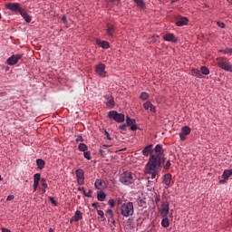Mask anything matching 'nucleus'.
I'll return each mask as SVG.
<instances>
[{"label":"nucleus","mask_w":232,"mask_h":232,"mask_svg":"<svg viewBox=\"0 0 232 232\" xmlns=\"http://www.w3.org/2000/svg\"><path fill=\"white\" fill-rule=\"evenodd\" d=\"M156 154H151L148 163L145 166L146 175H150V179H156L157 175L160 173L162 169V164L166 160L164 157V150H162V145L158 144L154 148Z\"/></svg>","instance_id":"obj_1"},{"label":"nucleus","mask_w":232,"mask_h":232,"mask_svg":"<svg viewBox=\"0 0 232 232\" xmlns=\"http://www.w3.org/2000/svg\"><path fill=\"white\" fill-rule=\"evenodd\" d=\"M120 211L121 215L125 218H128L129 217H133V213H135L133 202L129 201L121 204Z\"/></svg>","instance_id":"obj_2"},{"label":"nucleus","mask_w":232,"mask_h":232,"mask_svg":"<svg viewBox=\"0 0 232 232\" xmlns=\"http://www.w3.org/2000/svg\"><path fill=\"white\" fill-rule=\"evenodd\" d=\"M133 173L125 171L120 177V182L124 184L125 186H130V184H133Z\"/></svg>","instance_id":"obj_3"},{"label":"nucleus","mask_w":232,"mask_h":232,"mask_svg":"<svg viewBox=\"0 0 232 232\" xmlns=\"http://www.w3.org/2000/svg\"><path fill=\"white\" fill-rule=\"evenodd\" d=\"M5 8L13 12L14 15H19L23 12V7L19 3H7L5 4Z\"/></svg>","instance_id":"obj_4"},{"label":"nucleus","mask_w":232,"mask_h":232,"mask_svg":"<svg viewBox=\"0 0 232 232\" xmlns=\"http://www.w3.org/2000/svg\"><path fill=\"white\" fill-rule=\"evenodd\" d=\"M108 118L112 119L116 122H124V114L119 113L116 111H111L108 112Z\"/></svg>","instance_id":"obj_5"},{"label":"nucleus","mask_w":232,"mask_h":232,"mask_svg":"<svg viewBox=\"0 0 232 232\" xmlns=\"http://www.w3.org/2000/svg\"><path fill=\"white\" fill-rule=\"evenodd\" d=\"M161 217H168L169 213V203L166 200L161 202V208L160 209Z\"/></svg>","instance_id":"obj_6"},{"label":"nucleus","mask_w":232,"mask_h":232,"mask_svg":"<svg viewBox=\"0 0 232 232\" xmlns=\"http://www.w3.org/2000/svg\"><path fill=\"white\" fill-rule=\"evenodd\" d=\"M22 58L23 54H14L7 59V64H9V66H14V64H17Z\"/></svg>","instance_id":"obj_7"},{"label":"nucleus","mask_w":232,"mask_h":232,"mask_svg":"<svg viewBox=\"0 0 232 232\" xmlns=\"http://www.w3.org/2000/svg\"><path fill=\"white\" fill-rule=\"evenodd\" d=\"M218 66L221 68L222 70H225V72H230L232 73V64L231 63L220 61L218 63Z\"/></svg>","instance_id":"obj_8"},{"label":"nucleus","mask_w":232,"mask_h":232,"mask_svg":"<svg viewBox=\"0 0 232 232\" xmlns=\"http://www.w3.org/2000/svg\"><path fill=\"white\" fill-rule=\"evenodd\" d=\"M77 184L82 186L84 184V170L78 169L76 170Z\"/></svg>","instance_id":"obj_9"},{"label":"nucleus","mask_w":232,"mask_h":232,"mask_svg":"<svg viewBox=\"0 0 232 232\" xmlns=\"http://www.w3.org/2000/svg\"><path fill=\"white\" fill-rule=\"evenodd\" d=\"M162 180L163 184H165V186H167L168 188H169V186H173V176L171 175V173H167L163 175Z\"/></svg>","instance_id":"obj_10"},{"label":"nucleus","mask_w":232,"mask_h":232,"mask_svg":"<svg viewBox=\"0 0 232 232\" xmlns=\"http://www.w3.org/2000/svg\"><path fill=\"white\" fill-rule=\"evenodd\" d=\"M95 72L101 77H106V65L104 63H99L96 65Z\"/></svg>","instance_id":"obj_11"},{"label":"nucleus","mask_w":232,"mask_h":232,"mask_svg":"<svg viewBox=\"0 0 232 232\" xmlns=\"http://www.w3.org/2000/svg\"><path fill=\"white\" fill-rule=\"evenodd\" d=\"M104 99L106 101L105 104L107 108H111V109L115 108V101L113 100V96L107 94L104 96Z\"/></svg>","instance_id":"obj_12"},{"label":"nucleus","mask_w":232,"mask_h":232,"mask_svg":"<svg viewBox=\"0 0 232 232\" xmlns=\"http://www.w3.org/2000/svg\"><path fill=\"white\" fill-rule=\"evenodd\" d=\"M164 41H167L169 43H178L179 39L175 37V34H167L163 36Z\"/></svg>","instance_id":"obj_13"},{"label":"nucleus","mask_w":232,"mask_h":232,"mask_svg":"<svg viewBox=\"0 0 232 232\" xmlns=\"http://www.w3.org/2000/svg\"><path fill=\"white\" fill-rule=\"evenodd\" d=\"M188 23H189V19L188 17L181 16L176 21V24L178 26H187Z\"/></svg>","instance_id":"obj_14"},{"label":"nucleus","mask_w":232,"mask_h":232,"mask_svg":"<svg viewBox=\"0 0 232 232\" xmlns=\"http://www.w3.org/2000/svg\"><path fill=\"white\" fill-rule=\"evenodd\" d=\"M79 220H82V213L81 210H76L74 216L71 218V224L72 222H79Z\"/></svg>","instance_id":"obj_15"},{"label":"nucleus","mask_w":232,"mask_h":232,"mask_svg":"<svg viewBox=\"0 0 232 232\" xmlns=\"http://www.w3.org/2000/svg\"><path fill=\"white\" fill-rule=\"evenodd\" d=\"M144 110L148 111L150 110V111H152V113H155L157 111V108H155V106H153V103H151V102H146L143 104Z\"/></svg>","instance_id":"obj_16"},{"label":"nucleus","mask_w":232,"mask_h":232,"mask_svg":"<svg viewBox=\"0 0 232 232\" xmlns=\"http://www.w3.org/2000/svg\"><path fill=\"white\" fill-rule=\"evenodd\" d=\"M141 153L144 155V157H148L150 153H153V144H149L147 147H145Z\"/></svg>","instance_id":"obj_17"},{"label":"nucleus","mask_w":232,"mask_h":232,"mask_svg":"<svg viewBox=\"0 0 232 232\" xmlns=\"http://www.w3.org/2000/svg\"><path fill=\"white\" fill-rule=\"evenodd\" d=\"M94 186L96 189H104L106 188V181L102 179H96Z\"/></svg>","instance_id":"obj_18"},{"label":"nucleus","mask_w":232,"mask_h":232,"mask_svg":"<svg viewBox=\"0 0 232 232\" xmlns=\"http://www.w3.org/2000/svg\"><path fill=\"white\" fill-rule=\"evenodd\" d=\"M20 15H22L25 23H32V16H30V14H28V13L24 9L20 12Z\"/></svg>","instance_id":"obj_19"},{"label":"nucleus","mask_w":232,"mask_h":232,"mask_svg":"<svg viewBox=\"0 0 232 232\" xmlns=\"http://www.w3.org/2000/svg\"><path fill=\"white\" fill-rule=\"evenodd\" d=\"M36 166L38 169H44V166H46V162L43 159L36 160Z\"/></svg>","instance_id":"obj_20"},{"label":"nucleus","mask_w":232,"mask_h":232,"mask_svg":"<svg viewBox=\"0 0 232 232\" xmlns=\"http://www.w3.org/2000/svg\"><path fill=\"white\" fill-rule=\"evenodd\" d=\"M232 175V169H225L222 174V179H225V180H229V177Z\"/></svg>","instance_id":"obj_21"},{"label":"nucleus","mask_w":232,"mask_h":232,"mask_svg":"<svg viewBox=\"0 0 232 232\" xmlns=\"http://www.w3.org/2000/svg\"><path fill=\"white\" fill-rule=\"evenodd\" d=\"M98 46H101V48H103V50H108L110 48V43L106 41L97 42Z\"/></svg>","instance_id":"obj_22"},{"label":"nucleus","mask_w":232,"mask_h":232,"mask_svg":"<svg viewBox=\"0 0 232 232\" xmlns=\"http://www.w3.org/2000/svg\"><path fill=\"white\" fill-rule=\"evenodd\" d=\"M191 75L193 77H198V79L202 78V72L198 69H192Z\"/></svg>","instance_id":"obj_23"},{"label":"nucleus","mask_w":232,"mask_h":232,"mask_svg":"<svg viewBox=\"0 0 232 232\" xmlns=\"http://www.w3.org/2000/svg\"><path fill=\"white\" fill-rule=\"evenodd\" d=\"M113 32H114L113 25L107 24V34L109 35V37H113Z\"/></svg>","instance_id":"obj_24"},{"label":"nucleus","mask_w":232,"mask_h":232,"mask_svg":"<svg viewBox=\"0 0 232 232\" xmlns=\"http://www.w3.org/2000/svg\"><path fill=\"white\" fill-rule=\"evenodd\" d=\"M161 226L163 227H169V219H168V217H163V219L161 220Z\"/></svg>","instance_id":"obj_25"},{"label":"nucleus","mask_w":232,"mask_h":232,"mask_svg":"<svg viewBox=\"0 0 232 232\" xmlns=\"http://www.w3.org/2000/svg\"><path fill=\"white\" fill-rule=\"evenodd\" d=\"M78 150H79V151H83V152L88 151V145L85 143H80L78 145Z\"/></svg>","instance_id":"obj_26"},{"label":"nucleus","mask_w":232,"mask_h":232,"mask_svg":"<svg viewBox=\"0 0 232 232\" xmlns=\"http://www.w3.org/2000/svg\"><path fill=\"white\" fill-rule=\"evenodd\" d=\"M181 133H183V135H189V133H191V129L188 126H184L181 129Z\"/></svg>","instance_id":"obj_27"},{"label":"nucleus","mask_w":232,"mask_h":232,"mask_svg":"<svg viewBox=\"0 0 232 232\" xmlns=\"http://www.w3.org/2000/svg\"><path fill=\"white\" fill-rule=\"evenodd\" d=\"M97 198L100 202H104L105 198H106V194L104 192H99Z\"/></svg>","instance_id":"obj_28"},{"label":"nucleus","mask_w":232,"mask_h":232,"mask_svg":"<svg viewBox=\"0 0 232 232\" xmlns=\"http://www.w3.org/2000/svg\"><path fill=\"white\" fill-rule=\"evenodd\" d=\"M200 70L203 75H209V69L208 67L201 66Z\"/></svg>","instance_id":"obj_29"},{"label":"nucleus","mask_w":232,"mask_h":232,"mask_svg":"<svg viewBox=\"0 0 232 232\" xmlns=\"http://www.w3.org/2000/svg\"><path fill=\"white\" fill-rule=\"evenodd\" d=\"M84 159H87V160H92V152L90 150H85L83 152Z\"/></svg>","instance_id":"obj_30"},{"label":"nucleus","mask_w":232,"mask_h":232,"mask_svg":"<svg viewBox=\"0 0 232 232\" xmlns=\"http://www.w3.org/2000/svg\"><path fill=\"white\" fill-rule=\"evenodd\" d=\"M150 97V94H148V92H141L140 99H141V101H148Z\"/></svg>","instance_id":"obj_31"},{"label":"nucleus","mask_w":232,"mask_h":232,"mask_svg":"<svg viewBox=\"0 0 232 232\" xmlns=\"http://www.w3.org/2000/svg\"><path fill=\"white\" fill-rule=\"evenodd\" d=\"M134 2L138 6H140V8H144V6H146L143 0H134Z\"/></svg>","instance_id":"obj_32"},{"label":"nucleus","mask_w":232,"mask_h":232,"mask_svg":"<svg viewBox=\"0 0 232 232\" xmlns=\"http://www.w3.org/2000/svg\"><path fill=\"white\" fill-rule=\"evenodd\" d=\"M98 215H99V217H101V221H102V222H105L106 217H104V211H102V210H98Z\"/></svg>","instance_id":"obj_33"},{"label":"nucleus","mask_w":232,"mask_h":232,"mask_svg":"<svg viewBox=\"0 0 232 232\" xmlns=\"http://www.w3.org/2000/svg\"><path fill=\"white\" fill-rule=\"evenodd\" d=\"M39 180H41V174L40 173H36L34 175V182H39Z\"/></svg>","instance_id":"obj_34"},{"label":"nucleus","mask_w":232,"mask_h":232,"mask_svg":"<svg viewBox=\"0 0 232 232\" xmlns=\"http://www.w3.org/2000/svg\"><path fill=\"white\" fill-rule=\"evenodd\" d=\"M126 122L128 126H131L135 122V120H132L130 117H127Z\"/></svg>","instance_id":"obj_35"},{"label":"nucleus","mask_w":232,"mask_h":232,"mask_svg":"<svg viewBox=\"0 0 232 232\" xmlns=\"http://www.w3.org/2000/svg\"><path fill=\"white\" fill-rule=\"evenodd\" d=\"M169 168H171V161L169 160L163 165V169H168Z\"/></svg>","instance_id":"obj_36"},{"label":"nucleus","mask_w":232,"mask_h":232,"mask_svg":"<svg viewBox=\"0 0 232 232\" xmlns=\"http://www.w3.org/2000/svg\"><path fill=\"white\" fill-rule=\"evenodd\" d=\"M41 186L44 189H46L48 188V184L46 183V180H44V179H42V180H41Z\"/></svg>","instance_id":"obj_37"},{"label":"nucleus","mask_w":232,"mask_h":232,"mask_svg":"<svg viewBox=\"0 0 232 232\" xmlns=\"http://www.w3.org/2000/svg\"><path fill=\"white\" fill-rule=\"evenodd\" d=\"M51 204H53V206H59V203H57V201H55V199L52 197H48Z\"/></svg>","instance_id":"obj_38"},{"label":"nucleus","mask_w":232,"mask_h":232,"mask_svg":"<svg viewBox=\"0 0 232 232\" xmlns=\"http://www.w3.org/2000/svg\"><path fill=\"white\" fill-rule=\"evenodd\" d=\"M223 53H227L228 55H231L232 53V49L231 48H227L221 51Z\"/></svg>","instance_id":"obj_39"},{"label":"nucleus","mask_w":232,"mask_h":232,"mask_svg":"<svg viewBox=\"0 0 232 232\" xmlns=\"http://www.w3.org/2000/svg\"><path fill=\"white\" fill-rule=\"evenodd\" d=\"M92 190H89L88 193H86V190H83L84 197H88L89 198H92Z\"/></svg>","instance_id":"obj_40"},{"label":"nucleus","mask_w":232,"mask_h":232,"mask_svg":"<svg viewBox=\"0 0 232 232\" xmlns=\"http://www.w3.org/2000/svg\"><path fill=\"white\" fill-rule=\"evenodd\" d=\"M108 204H109V206H111V208H115V200L114 199H110Z\"/></svg>","instance_id":"obj_41"},{"label":"nucleus","mask_w":232,"mask_h":232,"mask_svg":"<svg viewBox=\"0 0 232 232\" xmlns=\"http://www.w3.org/2000/svg\"><path fill=\"white\" fill-rule=\"evenodd\" d=\"M37 188H39V182L34 181V191H37Z\"/></svg>","instance_id":"obj_42"},{"label":"nucleus","mask_w":232,"mask_h":232,"mask_svg":"<svg viewBox=\"0 0 232 232\" xmlns=\"http://www.w3.org/2000/svg\"><path fill=\"white\" fill-rule=\"evenodd\" d=\"M217 24H218V26H219V28H226V24H224L222 22H218Z\"/></svg>","instance_id":"obj_43"},{"label":"nucleus","mask_w":232,"mask_h":232,"mask_svg":"<svg viewBox=\"0 0 232 232\" xmlns=\"http://www.w3.org/2000/svg\"><path fill=\"white\" fill-rule=\"evenodd\" d=\"M14 198H15V197H14V195H9V196L6 198V201H7V202H10V201L14 200Z\"/></svg>","instance_id":"obj_44"},{"label":"nucleus","mask_w":232,"mask_h":232,"mask_svg":"<svg viewBox=\"0 0 232 232\" xmlns=\"http://www.w3.org/2000/svg\"><path fill=\"white\" fill-rule=\"evenodd\" d=\"M76 142H84V139L82 138V136H78L76 139Z\"/></svg>","instance_id":"obj_45"},{"label":"nucleus","mask_w":232,"mask_h":232,"mask_svg":"<svg viewBox=\"0 0 232 232\" xmlns=\"http://www.w3.org/2000/svg\"><path fill=\"white\" fill-rule=\"evenodd\" d=\"M62 21H63V23L64 24H68V20H67V18H66V15H63V16L62 17Z\"/></svg>","instance_id":"obj_46"},{"label":"nucleus","mask_w":232,"mask_h":232,"mask_svg":"<svg viewBox=\"0 0 232 232\" xmlns=\"http://www.w3.org/2000/svg\"><path fill=\"white\" fill-rule=\"evenodd\" d=\"M187 136H188V135L183 134L182 132L179 133V137H180L181 140H186V137H187Z\"/></svg>","instance_id":"obj_47"},{"label":"nucleus","mask_w":232,"mask_h":232,"mask_svg":"<svg viewBox=\"0 0 232 232\" xmlns=\"http://www.w3.org/2000/svg\"><path fill=\"white\" fill-rule=\"evenodd\" d=\"M130 130H131V131L137 130V125L135 123L130 125Z\"/></svg>","instance_id":"obj_48"},{"label":"nucleus","mask_w":232,"mask_h":232,"mask_svg":"<svg viewBox=\"0 0 232 232\" xmlns=\"http://www.w3.org/2000/svg\"><path fill=\"white\" fill-rule=\"evenodd\" d=\"M104 133H105V135H106V137H107V140H111V137H110V133L107 132V130H104Z\"/></svg>","instance_id":"obj_49"},{"label":"nucleus","mask_w":232,"mask_h":232,"mask_svg":"<svg viewBox=\"0 0 232 232\" xmlns=\"http://www.w3.org/2000/svg\"><path fill=\"white\" fill-rule=\"evenodd\" d=\"M106 213H108L110 215V217H113V210L107 209Z\"/></svg>","instance_id":"obj_50"},{"label":"nucleus","mask_w":232,"mask_h":232,"mask_svg":"<svg viewBox=\"0 0 232 232\" xmlns=\"http://www.w3.org/2000/svg\"><path fill=\"white\" fill-rule=\"evenodd\" d=\"M120 130H121L122 131H126V124L121 125Z\"/></svg>","instance_id":"obj_51"},{"label":"nucleus","mask_w":232,"mask_h":232,"mask_svg":"<svg viewBox=\"0 0 232 232\" xmlns=\"http://www.w3.org/2000/svg\"><path fill=\"white\" fill-rule=\"evenodd\" d=\"M227 179H220L219 180V184H226V181H227Z\"/></svg>","instance_id":"obj_52"},{"label":"nucleus","mask_w":232,"mask_h":232,"mask_svg":"<svg viewBox=\"0 0 232 232\" xmlns=\"http://www.w3.org/2000/svg\"><path fill=\"white\" fill-rule=\"evenodd\" d=\"M78 191H82V193H84V187H79L78 188Z\"/></svg>","instance_id":"obj_53"},{"label":"nucleus","mask_w":232,"mask_h":232,"mask_svg":"<svg viewBox=\"0 0 232 232\" xmlns=\"http://www.w3.org/2000/svg\"><path fill=\"white\" fill-rule=\"evenodd\" d=\"M2 232H12V230L8 228H2Z\"/></svg>","instance_id":"obj_54"},{"label":"nucleus","mask_w":232,"mask_h":232,"mask_svg":"<svg viewBox=\"0 0 232 232\" xmlns=\"http://www.w3.org/2000/svg\"><path fill=\"white\" fill-rule=\"evenodd\" d=\"M121 204H122V200H121V198H119V199L117 200V206H121Z\"/></svg>","instance_id":"obj_55"},{"label":"nucleus","mask_w":232,"mask_h":232,"mask_svg":"<svg viewBox=\"0 0 232 232\" xmlns=\"http://www.w3.org/2000/svg\"><path fill=\"white\" fill-rule=\"evenodd\" d=\"M155 202L156 204H159V202H160V198H156Z\"/></svg>","instance_id":"obj_56"},{"label":"nucleus","mask_w":232,"mask_h":232,"mask_svg":"<svg viewBox=\"0 0 232 232\" xmlns=\"http://www.w3.org/2000/svg\"><path fill=\"white\" fill-rule=\"evenodd\" d=\"M92 208H97V203H92Z\"/></svg>","instance_id":"obj_57"},{"label":"nucleus","mask_w":232,"mask_h":232,"mask_svg":"<svg viewBox=\"0 0 232 232\" xmlns=\"http://www.w3.org/2000/svg\"><path fill=\"white\" fill-rule=\"evenodd\" d=\"M42 193L43 194L46 193V188H42Z\"/></svg>","instance_id":"obj_58"},{"label":"nucleus","mask_w":232,"mask_h":232,"mask_svg":"<svg viewBox=\"0 0 232 232\" xmlns=\"http://www.w3.org/2000/svg\"><path fill=\"white\" fill-rule=\"evenodd\" d=\"M109 3H115V1H119V0H108Z\"/></svg>","instance_id":"obj_59"},{"label":"nucleus","mask_w":232,"mask_h":232,"mask_svg":"<svg viewBox=\"0 0 232 232\" xmlns=\"http://www.w3.org/2000/svg\"><path fill=\"white\" fill-rule=\"evenodd\" d=\"M100 153H104V150L100 149Z\"/></svg>","instance_id":"obj_60"},{"label":"nucleus","mask_w":232,"mask_h":232,"mask_svg":"<svg viewBox=\"0 0 232 232\" xmlns=\"http://www.w3.org/2000/svg\"><path fill=\"white\" fill-rule=\"evenodd\" d=\"M49 232H55V231H53V228H50V229H49Z\"/></svg>","instance_id":"obj_61"},{"label":"nucleus","mask_w":232,"mask_h":232,"mask_svg":"<svg viewBox=\"0 0 232 232\" xmlns=\"http://www.w3.org/2000/svg\"><path fill=\"white\" fill-rule=\"evenodd\" d=\"M105 148H110V146H108V145H103Z\"/></svg>","instance_id":"obj_62"},{"label":"nucleus","mask_w":232,"mask_h":232,"mask_svg":"<svg viewBox=\"0 0 232 232\" xmlns=\"http://www.w3.org/2000/svg\"><path fill=\"white\" fill-rule=\"evenodd\" d=\"M1 180H3V178H1V176H0V181H1Z\"/></svg>","instance_id":"obj_63"}]
</instances>
